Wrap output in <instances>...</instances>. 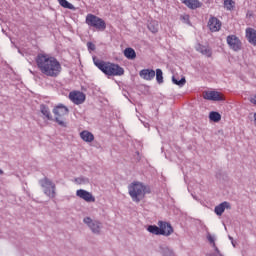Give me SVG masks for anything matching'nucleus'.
Instances as JSON below:
<instances>
[{
  "label": "nucleus",
  "instance_id": "4c0bfd02",
  "mask_svg": "<svg viewBox=\"0 0 256 256\" xmlns=\"http://www.w3.org/2000/svg\"><path fill=\"white\" fill-rule=\"evenodd\" d=\"M0 175H3V170L2 169H0Z\"/></svg>",
  "mask_w": 256,
  "mask_h": 256
},
{
  "label": "nucleus",
  "instance_id": "72a5a7b5",
  "mask_svg": "<svg viewBox=\"0 0 256 256\" xmlns=\"http://www.w3.org/2000/svg\"><path fill=\"white\" fill-rule=\"evenodd\" d=\"M214 249L217 254H211L210 256H224L223 254H221V251L219 250V248H217L216 245L214 246Z\"/></svg>",
  "mask_w": 256,
  "mask_h": 256
},
{
  "label": "nucleus",
  "instance_id": "39448f33",
  "mask_svg": "<svg viewBox=\"0 0 256 256\" xmlns=\"http://www.w3.org/2000/svg\"><path fill=\"white\" fill-rule=\"evenodd\" d=\"M39 185L42 187L43 193L46 194L47 197L50 199H55V196L57 195L55 189H57V187L53 181L47 177H44L43 179L39 180Z\"/></svg>",
  "mask_w": 256,
  "mask_h": 256
},
{
  "label": "nucleus",
  "instance_id": "f8f14e48",
  "mask_svg": "<svg viewBox=\"0 0 256 256\" xmlns=\"http://www.w3.org/2000/svg\"><path fill=\"white\" fill-rule=\"evenodd\" d=\"M76 196L86 201V203H95V196H93V194H91V192L87 190H84V189L77 190Z\"/></svg>",
  "mask_w": 256,
  "mask_h": 256
},
{
  "label": "nucleus",
  "instance_id": "7ed1b4c3",
  "mask_svg": "<svg viewBox=\"0 0 256 256\" xmlns=\"http://www.w3.org/2000/svg\"><path fill=\"white\" fill-rule=\"evenodd\" d=\"M128 193L134 203H141L145 199V195L151 193V188L136 181L128 185Z\"/></svg>",
  "mask_w": 256,
  "mask_h": 256
},
{
  "label": "nucleus",
  "instance_id": "bb28decb",
  "mask_svg": "<svg viewBox=\"0 0 256 256\" xmlns=\"http://www.w3.org/2000/svg\"><path fill=\"white\" fill-rule=\"evenodd\" d=\"M155 75H156V81L159 85L163 84V70H161V68H157L155 71Z\"/></svg>",
  "mask_w": 256,
  "mask_h": 256
},
{
  "label": "nucleus",
  "instance_id": "c9c22d12",
  "mask_svg": "<svg viewBox=\"0 0 256 256\" xmlns=\"http://www.w3.org/2000/svg\"><path fill=\"white\" fill-rule=\"evenodd\" d=\"M228 239H229L231 242L234 241L232 236H228Z\"/></svg>",
  "mask_w": 256,
  "mask_h": 256
},
{
  "label": "nucleus",
  "instance_id": "6ab92c4d",
  "mask_svg": "<svg viewBox=\"0 0 256 256\" xmlns=\"http://www.w3.org/2000/svg\"><path fill=\"white\" fill-rule=\"evenodd\" d=\"M80 137H81V140L85 141L86 143H93V141H95V136L93 135V133L87 130H83L80 133Z\"/></svg>",
  "mask_w": 256,
  "mask_h": 256
},
{
  "label": "nucleus",
  "instance_id": "6e6552de",
  "mask_svg": "<svg viewBox=\"0 0 256 256\" xmlns=\"http://www.w3.org/2000/svg\"><path fill=\"white\" fill-rule=\"evenodd\" d=\"M69 99L74 103L75 105H83L85 103V93L81 91H73L69 93Z\"/></svg>",
  "mask_w": 256,
  "mask_h": 256
},
{
  "label": "nucleus",
  "instance_id": "c756f323",
  "mask_svg": "<svg viewBox=\"0 0 256 256\" xmlns=\"http://www.w3.org/2000/svg\"><path fill=\"white\" fill-rule=\"evenodd\" d=\"M224 6L228 11H231V9L235 7V2H233V0H224Z\"/></svg>",
  "mask_w": 256,
  "mask_h": 256
},
{
  "label": "nucleus",
  "instance_id": "393cba45",
  "mask_svg": "<svg viewBox=\"0 0 256 256\" xmlns=\"http://www.w3.org/2000/svg\"><path fill=\"white\" fill-rule=\"evenodd\" d=\"M172 83L174 85H177L178 87H183L187 83V80L185 79V77H182L179 80L177 77L173 76L172 77Z\"/></svg>",
  "mask_w": 256,
  "mask_h": 256
},
{
  "label": "nucleus",
  "instance_id": "dca6fc26",
  "mask_svg": "<svg viewBox=\"0 0 256 256\" xmlns=\"http://www.w3.org/2000/svg\"><path fill=\"white\" fill-rule=\"evenodd\" d=\"M246 39L250 45L256 47V30L253 28L246 29Z\"/></svg>",
  "mask_w": 256,
  "mask_h": 256
},
{
  "label": "nucleus",
  "instance_id": "4468645a",
  "mask_svg": "<svg viewBox=\"0 0 256 256\" xmlns=\"http://www.w3.org/2000/svg\"><path fill=\"white\" fill-rule=\"evenodd\" d=\"M139 76L145 81H153V79H155V70L143 69L139 72Z\"/></svg>",
  "mask_w": 256,
  "mask_h": 256
},
{
  "label": "nucleus",
  "instance_id": "f03ea898",
  "mask_svg": "<svg viewBox=\"0 0 256 256\" xmlns=\"http://www.w3.org/2000/svg\"><path fill=\"white\" fill-rule=\"evenodd\" d=\"M93 63L107 77H122V75H125V69L119 64L103 61L95 56L93 57Z\"/></svg>",
  "mask_w": 256,
  "mask_h": 256
},
{
  "label": "nucleus",
  "instance_id": "f704fd0d",
  "mask_svg": "<svg viewBox=\"0 0 256 256\" xmlns=\"http://www.w3.org/2000/svg\"><path fill=\"white\" fill-rule=\"evenodd\" d=\"M254 125H256V113H254Z\"/></svg>",
  "mask_w": 256,
  "mask_h": 256
},
{
  "label": "nucleus",
  "instance_id": "a211bd4d",
  "mask_svg": "<svg viewBox=\"0 0 256 256\" xmlns=\"http://www.w3.org/2000/svg\"><path fill=\"white\" fill-rule=\"evenodd\" d=\"M158 252H160L162 256H175L173 249L169 248V246L165 244H160L158 246Z\"/></svg>",
  "mask_w": 256,
  "mask_h": 256
},
{
  "label": "nucleus",
  "instance_id": "0eeeda50",
  "mask_svg": "<svg viewBox=\"0 0 256 256\" xmlns=\"http://www.w3.org/2000/svg\"><path fill=\"white\" fill-rule=\"evenodd\" d=\"M83 223L89 227L94 235H99L101 233V222L93 220L91 217H85Z\"/></svg>",
  "mask_w": 256,
  "mask_h": 256
},
{
  "label": "nucleus",
  "instance_id": "9b49d317",
  "mask_svg": "<svg viewBox=\"0 0 256 256\" xmlns=\"http://www.w3.org/2000/svg\"><path fill=\"white\" fill-rule=\"evenodd\" d=\"M203 99H206V101H225V97L218 91H205Z\"/></svg>",
  "mask_w": 256,
  "mask_h": 256
},
{
  "label": "nucleus",
  "instance_id": "2eb2a0df",
  "mask_svg": "<svg viewBox=\"0 0 256 256\" xmlns=\"http://www.w3.org/2000/svg\"><path fill=\"white\" fill-rule=\"evenodd\" d=\"M225 209H231V203H229L227 201L220 203L219 205H217L214 208V213H216V215H218V217H221V215H223V213H225Z\"/></svg>",
  "mask_w": 256,
  "mask_h": 256
},
{
  "label": "nucleus",
  "instance_id": "f257e3e1",
  "mask_svg": "<svg viewBox=\"0 0 256 256\" xmlns=\"http://www.w3.org/2000/svg\"><path fill=\"white\" fill-rule=\"evenodd\" d=\"M36 65L43 75L46 77H59L63 68L57 58L46 53H39L35 58Z\"/></svg>",
  "mask_w": 256,
  "mask_h": 256
},
{
  "label": "nucleus",
  "instance_id": "1a4fd4ad",
  "mask_svg": "<svg viewBox=\"0 0 256 256\" xmlns=\"http://www.w3.org/2000/svg\"><path fill=\"white\" fill-rule=\"evenodd\" d=\"M226 41L232 51H241V40L236 35H229Z\"/></svg>",
  "mask_w": 256,
  "mask_h": 256
},
{
  "label": "nucleus",
  "instance_id": "9d476101",
  "mask_svg": "<svg viewBox=\"0 0 256 256\" xmlns=\"http://www.w3.org/2000/svg\"><path fill=\"white\" fill-rule=\"evenodd\" d=\"M158 227L160 231V235L164 237H169L173 233V226L169 222L158 221Z\"/></svg>",
  "mask_w": 256,
  "mask_h": 256
},
{
  "label": "nucleus",
  "instance_id": "20e7f679",
  "mask_svg": "<svg viewBox=\"0 0 256 256\" xmlns=\"http://www.w3.org/2000/svg\"><path fill=\"white\" fill-rule=\"evenodd\" d=\"M52 112L55 115L54 121L58 123L60 127H67V122H64L63 117L69 115V108L63 104H59L53 108Z\"/></svg>",
  "mask_w": 256,
  "mask_h": 256
},
{
  "label": "nucleus",
  "instance_id": "b1692460",
  "mask_svg": "<svg viewBox=\"0 0 256 256\" xmlns=\"http://www.w3.org/2000/svg\"><path fill=\"white\" fill-rule=\"evenodd\" d=\"M209 119L214 123H219L221 121V114L217 111H212L209 113Z\"/></svg>",
  "mask_w": 256,
  "mask_h": 256
},
{
  "label": "nucleus",
  "instance_id": "412c9836",
  "mask_svg": "<svg viewBox=\"0 0 256 256\" xmlns=\"http://www.w3.org/2000/svg\"><path fill=\"white\" fill-rule=\"evenodd\" d=\"M124 57L133 61V59H137V53L135 52V49L128 47L124 50Z\"/></svg>",
  "mask_w": 256,
  "mask_h": 256
},
{
  "label": "nucleus",
  "instance_id": "aec40b11",
  "mask_svg": "<svg viewBox=\"0 0 256 256\" xmlns=\"http://www.w3.org/2000/svg\"><path fill=\"white\" fill-rule=\"evenodd\" d=\"M40 112L42 113V115H44V117H46V119H48V121H54L53 116L51 115V111L49 110V107H47V105L42 104L40 106Z\"/></svg>",
  "mask_w": 256,
  "mask_h": 256
},
{
  "label": "nucleus",
  "instance_id": "473e14b6",
  "mask_svg": "<svg viewBox=\"0 0 256 256\" xmlns=\"http://www.w3.org/2000/svg\"><path fill=\"white\" fill-rule=\"evenodd\" d=\"M207 239H208L209 243H211L213 245V247H215V238L211 234L207 235Z\"/></svg>",
  "mask_w": 256,
  "mask_h": 256
},
{
  "label": "nucleus",
  "instance_id": "c85d7f7f",
  "mask_svg": "<svg viewBox=\"0 0 256 256\" xmlns=\"http://www.w3.org/2000/svg\"><path fill=\"white\" fill-rule=\"evenodd\" d=\"M75 183H77V185H89L90 181L89 178L81 176L75 178Z\"/></svg>",
  "mask_w": 256,
  "mask_h": 256
},
{
  "label": "nucleus",
  "instance_id": "ddd939ff",
  "mask_svg": "<svg viewBox=\"0 0 256 256\" xmlns=\"http://www.w3.org/2000/svg\"><path fill=\"white\" fill-rule=\"evenodd\" d=\"M208 27L212 33L219 31L221 29V20H218L217 17H210Z\"/></svg>",
  "mask_w": 256,
  "mask_h": 256
},
{
  "label": "nucleus",
  "instance_id": "cd10ccee",
  "mask_svg": "<svg viewBox=\"0 0 256 256\" xmlns=\"http://www.w3.org/2000/svg\"><path fill=\"white\" fill-rule=\"evenodd\" d=\"M147 231L149 233H152V235H161L159 226H157V225H148Z\"/></svg>",
  "mask_w": 256,
  "mask_h": 256
},
{
  "label": "nucleus",
  "instance_id": "423d86ee",
  "mask_svg": "<svg viewBox=\"0 0 256 256\" xmlns=\"http://www.w3.org/2000/svg\"><path fill=\"white\" fill-rule=\"evenodd\" d=\"M86 23L89 27H93L96 31H105L107 29V23L103 18H99V16H95L94 14H88L86 16Z\"/></svg>",
  "mask_w": 256,
  "mask_h": 256
},
{
  "label": "nucleus",
  "instance_id": "a878e982",
  "mask_svg": "<svg viewBox=\"0 0 256 256\" xmlns=\"http://www.w3.org/2000/svg\"><path fill=\"white\" fill-rule=\"evenodd\" d=\"M59 5H61V7H64V9H70L72 11H75V6H73V4L69 3V1L67 0H58Z\"/></svg>",
  "mask_w": 256,
  "mask_h": 256
},
{
  "label": "nucleus",
  "instance_id": "2f4dec72",
  "mask_svg": "<svg viewBox=\"0 0 256 256\" xmlns=\"http://www.w3.org/2000/svg\"><path fill=\"white\" fill-rule=\"evenodd\" d=\"M88 51H95L96 46L93 42H87Z\"/></svg>",
  "mask_w": 256,
  "mask_h": 256
},
{
  "label": "nucleus",
  "instance_id": "f3484780",
  "mask_svg": "<svg viewBox=\"0 0 256 256\" xmlns=\"http://www.w3.org/2000/svg\"><path fill=\"white\" fill-rule=\"evenodd\" d=\"M182 3L188 7V9H199L203 7V3L199 2V0H183Z\"/></svg>",
  "mask_w": 256,
  "mask_h": 256
},
{
  "label": "nucleus",
  "instance_id": "7c9ffc66",
  "mask_svg": "<svg viewBox=\"0 0 256 256\" xmlns=\"http://www.w3.org/2000/svg\"><path fill=\"white\" fill-rule=\"evenodd\" d=\"M180 20L183 21L186 25H191V21L189 20V14H184L180 16Z\"/></svg>",
  "mask_w": 256,
  "mask_h": 256
},
{
  "label": "nucleus",
  "instance_id": "4be33fe9",
  "mask_svg": "<svg viewBox=\"0 0 256 256\" xmlns=\"http://www.w3.org/2000/svg\"><path fill=\"white\" fill-rule=\"evenodd\" d=\"M196 51H198V53H201L202 55H206V57H211L212 55L211 49L201 44H197Z\"/></svg>",
  "mask_w": 256,
  "mask_h": 256
},
{
  "label": "nucleus",
  "instance_id": "e433bc0d",
  "mask_svg": "<svg viewBox=\"0 0 256 256\" xmlns=\"http://www.w3.org/2000/svg\"><path fill=\"white\" fill-rule=\"evenodd\" d=\"M231 243H232L233 247L236 246V245H235V240H233Z\"/></svg>",
  "mask_w": 256,
  "mask_h": 256
},
{
  "label": "nucleus",
  "instance_id": "5701e85b",
  "mask_svg": "<svg viewBox=\"0 0 256 256\" xmlns=\"http://www.w3.org/2000/svg\"><path fill=\"white\" fill-rule=\"evenodd\" d=\"M148 29L151 33H158L159 32V22L156 20H151L147 24Z\"/></svg>",
  "mask_w": 256,
  "mask_h": 256
}]
</instances>
